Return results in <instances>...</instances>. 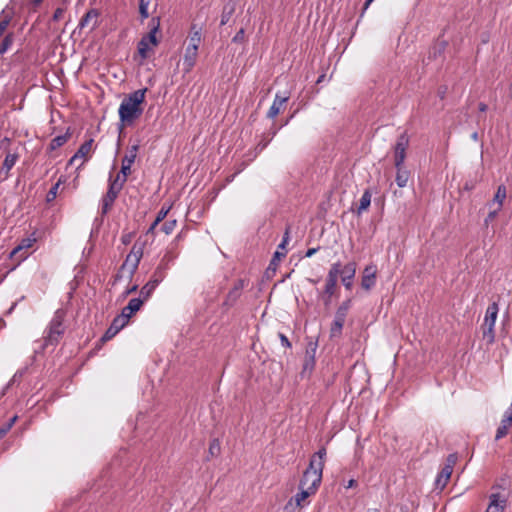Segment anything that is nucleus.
Masks as SVG:
<instances>
[{"label": "nucleus", "mask_w": 512, "mask_h": 512, "mask_svg": "<svg viewBox=\"0 0 512 512\" xmlns=\"http://www.w3.org/2000/svg\"><path fill=\"white\" fill-rule=\"evenodd\" d=\"M146 91L147 88L136 90L122 100L118 109L122 125H132L142 114L141 104L145 100Z\"/></svg>", "instance_id": "f257e3e1"}, {"label": "nucleus", "mask_w": 512, "mask_h": 512, "mask_svg": "<svg viewBox=\"0 0 512 512\" xmlns=\"http://www.w3.org/2000/svg\"><path fill=\"white\" fill-rule=\"evenodd\" d=\"M64 316L65 313L63 310H56L48 328L45 331L46 335L44 336V346H54L59 342L65 331Z\"/></svg>", "instance_id": "f03ea898"}, {"label": "nucleus", "mask_w": 512, "mask_h": 512, "mask_svg": "<svg viewBox=\"0 0 512 512\" xmlns=\"http://www.w3.org/2000/svg\"><path fill=\"white\" fill-rule=\"evenodd\" d=\"M142 256V247L137 246V244H134L131 248L130 253L126 256L125 261L123 262L117 274L115 275L114 283L121 280L125 276V273H127V277L131 279L138 268Z\"/></svg>", "instance_id": "7ed1b4c3"}, {"label": "nucleus", "mask_w": 512, "mask_h": 512, "mask_svg": "<svg viewBox=\"0 0 512 512\" xmlns=\"http://www.w3.org/2000/svg\"><path fill=\"white\" fill-rule=\"evenodd\" d=\"M150 31L147 35L143 36L138 42L137 48L138 53L142 59H147L151 50L150 44L157 46L159 40L156 37L157 32L160 29V17H152L148 24Z\"/></svg>", "instance_id": "20e7f679"}, {"label": "nucleus", "mask_w": 512, "mask_h": 512, "mask_svg": "<svg viewBox=\"0 0 512 512\" xmlns=\"http://www.w3.org/2000/svg\"><path fill=\"white\" fill-rule=\"evenodd\" d=\"M322 473L323 469L320 468V464L317 465L316 462L310 461L309 466L303 473L299 485L307 488L310 492L316 493L321 484Z\"/></svg>", "instance_id": "39448f33"}, {"label": "nucleus", "mask_w": 512, "mask_h": 512, "mask_svg": "<svg viewBox=\"0 0 512 512\" xmlns=\"http://www.w3.org/2000/svg\"><path fill=\"white\" fill-rule=\"evenodd\" d=\"M340 273V262H335L331 265L327 277L326 284L321 295L323 303L326 307L330 306L331 298L337 289L338 276Z\"/></svg>", "instance_id": "423d86ee"}, {"label": "nucleus", "mask_w": 512, "mask_h": 512, "mask_svg": "<svg viewBox=\"0 0 512 512\" xmlns=\"http://www.w3.org/2000/svg\"><path fill=\"white\" fill-rule=\"evenodd\" d=\"M499 312L497 302L491 303L485 313L483 337L488 340V343H493L495 339L494 327Z\"/></svg>", "instance_id": "0eeeda50"}, {"label": "nucleus", "mask_w": 512, "mask_h": 512, "mask_svg": "<svg viewBox=\"0 0 512 512\" xmlns=\"http://www.w3.org/2000/svg\"><path fill=\"white\" fill-rule=\"evenodd\" d=\"M165 277L166 273L162 272L161 269L155 268L150 280L141 288L140 296L144 299H148Z\"/></svg>", "instance_id": "6e6552de"}, {"label": "nucleus", "mask_w": 512, "mask_h": 512, "mask_svg": "<svg viewBox=\"0 0 512 512\" xmlns=\"http://www.w3.org/2000/svg\"><path fill=\"white\" fill-rule=\"evenodd\" d=\"M409 145V139L406 133H402L395 144L394 147V165L395 167H400L404 165V161L406 158V149Z\"/></svg>", "instance_id": "1a4fd4ad"}, {"label": "nucleus", "mask_w": 512, "mask_h": 512, "mask_svg": "<svg viewBox=\"0 0 512 512\" xmlns=\"http://www.w3.org/2000/svg\"><path fill=\"white\" fill-rule=\"evenodd\" d=\"M246 284L247 283L244 279H238L234 283L232 289L228 292L226 299L223 302V306L227 308L232 307L241 296V292L246 286Z\"/></svg>", "instance_id": "9d476101"}, {"label": "nucleus", "mask_w": 512, "mask_h": 512, "mask_svg": "<svg viewBox=\"0 0 512 512\" xmlns=\"http://www.w3.org/2000/svg\"><path fill=\"white\" fill-rule=\"evenodd\" d=\"M356 274V263L349 262L344 267L340 264L341 281L347 290H350L353 286V280Z\"/></svg>", "instance_id": "9b49d317"}, {"label": "nucleus", "mask_w": 512, "mask_h": 512, "mask_svg": "<svg viewBox=\"0 0 512 512\" xmlns=\"http://www.w3.org/2000/svg\"><path fill=\"white\" fill-rule=\"evenodd\" d=\"M139 148H140V144L138 141L136 144L132 145L128 149V152L122 158V165H121V170H120L121 174L129 175L131 173V166L137 157Z\"/></svg>", "instance_id": "f8f14e48"}, {"label": "nucleus", "mask_w": 512, "mask_h": 512, "mask_svg": "<svg viewBox=\"0 0 512 512\" xmlns=\"http://www.w3.org/2000/svg\"><path fill=\"white\" fill-rule=\"evenodd\" d=\"M376 274H377V267L373 264L367 265L362 273L361 278V287L369 291L371 290L375 284H376Z\"/></svg>", "instance_id": "ddd939ff"}, {"label": "nucleus", "mask_w": 512, "mask_h": 512, "mask_svg": "<svg viewBox=\"0 0 512 512\" xmlns=\"http://www.w3.org/2000/svg\"><path fill=\"white\" fill-rule=\"evenodd\" d=\"M100 16V12L97 9H90L87 13L80 19L78 28L83 29L87 26H90L91 30H94L98 27V18Z\"/></svg>", "instance_id": "4468645a"}, {"label": "nucleus", "mask_w": 512, "mask_h": 512, "mask_svg": "<svg viewBox=\"0 0 512 512\" xmlns=\"http://www.w3.org/2000/svg\"><path fill=\"white\" fill-rule=\"evenodd\" d=\"M289 100V95L287 93H284V95H281L280 93H277L275 95L274 101L267 111V118L273 119L275 118L281 111V108L283 105Z\"/></svg>", "instance_id": "2eb2a0df"}, {"label": "nucleus", "mask_w": 512, "mask_h": 512, "mask_svg": "<svg viewBox=\"0 0 512 512\" xmlns=\"http://www.w3.org/2000/svg\"><path fill=\"white\" fill-rule=\"evenodd\" d=\"M198 49L186 47L183 57V71L189 73L196 64Z\"/></svg>", "instance_id": "dca6fc26"}, {"label": "nucleus", "mask_w": 512, "mask_h": 512, "mask_svg": "<svg viewBox=\"0 0 512 512\" xmlns=\"http://www.w3.org/2000/svg\"><path fill=\"white\" fill-rule=\"evenodd\" d=\"M288 241H289V228L286 229L283 239H282L281 243L278 245V249L274 253V255L270 261L268 269H273L275 271L280 259L285 257V252H280L279 250L280 249L284 250L286 248Z\"/></svg>", "instance_id": "f3484780"}, {"label": "nucleus", "mask_w": 512, "mask_h": 512, "mask_svg": "<svg viewBox=\"0 0 512 512\" xmlns=\"http://www.w3.org/2000/svg\"><path fill=\"white\" fill-rule=\"evenodd\" d=\"M144 300L145 299L144 298L142 299L141 297L130 299L127 306H125L122 309L121 313L123 315H126L127 319H130L134 313H136L137 311L140 310L141 306L143 305Z\"/></svg>", "instance_id": "a211bd4d"}, {"label": "nucleus", "mask_w": 512, "mask_h": 512, "mask_svg": "<svg viewBox=\"0 0 512 512\" xmlns=\"http://www.w3.org/2000/svg\"><path fill=\"white\" fill-rule=\"evenodd\" d=\"M452 474L451 465H445L435 480L436 488L443 489L447 485Z\"/></svg>", "instance_id": "6ab92c4d"}, {"label": "nucleus", "mask_w": 512, "mask_h": 512, "mask_svg": "<svg viewBox=\"0 0 512 512\" xmlns=\"http://www.w3.org/2000/svg\"><path fill=\"white\" fill-rule=\"evenodd\" d=\"M236 10V0H228L222 10L220 25H226Z\"/></svg>", "instance_id": "aec40b11"}, {"label": "nucleus", "mask_w": 512, "mask_h": 512, "mask_svg": "<svg viewBox=\"0 0 512 512\" xmlns=\"http://www.w3.org/2000/svg\"><path fill=\"white\" fill-rule=\"evenodd\" d=\"M93 145V139L86 140L81 146L78 148L73 157L69 160V164H72L78 158H83L86 160L87 155L91 152Z\"/></svg>", "instance_id": "412c9836"}, {"label": "nucleus", "mask_w": 512, "mask_h": 512, "mask_svg": "<svg viewBox=\"0 0 512 512\" xmlns=\"http://www.w3.org/2000/svg\"><path fill=\"white\" fill-rule=\"evenodd\" d=\"M505 503V500H500L499 493H493L490 495V503L486 512H503Z\"/></svg>", "instance_id": "4be33fe9"}, {"label": "nucleus", "mask_w": 512, "mask_h": 512, "mask_svg": "<svg viewBox=\"0 0 512 512\" xmlns=\"http://www.w3.org/2000/svg\"><path fill=\"white\" fill-rule=\"evenodd\" d=\"M202 36H201V28L197 27L196 24H192L190 28V34H189V43L187 47H192L195 49L199 48V45L201 43Z\"/></svg>", "instance_id": "5701e85b"}, {"label": "nucleus", "mask_w": 512, "mask_h": 512, "mask_svg": "<svg viewBox=\"0 0 512 512\" xmlns=\"http://www.w3.org/2000/svg\"><path fill=\"white\" fill-rule=\"evenodd\" d=\"M371 197H372V194L368 189L363 192V194L359 200V205L356 208V210L354 211L357 216H361L363 214V212L368 210V208L371 204Z\"/></svg>", "instance_id": "b1692460"}, {"label": "nucleus", "mask_w": 512, "mask_h": 512, "mask_svg": "<svg viewBox=\"0 0 512 512\" xmlns=\"http://www.w3.org/2000/svg\"><path fill=\"white\" fill-rule=\"evenodd\" d=\"M506 198V187L504 185H499L497 188V191L495 193V196L493 200L488 204L489 208L496 206L495 208H498L501 210L503 206V201Z\"/></svg>", "instance_id": "393cba45"}, {"label": "nucleus", "mask_w": 512, "mask_h": 512, "mask_svg": "<svg viewBox=\"0 0 512 512\" xmlns=\"http://www.w3.org/2000/svg\"><path fill=\"white\" fill-rule=\"evenodd\" d=\"M345 320H346L345 317L335 314V317H334V320H333V323H332L331 329H330V337L331 338L339 337L341 335L343 326L345 324Z\"/></svg>", "instance_id": "a878e982"}, {"label": "nucleus", "mask_w": 512, "mask_h": 512, "mask_svg": "<svg viewBox=\"0 0 512 512\" xmlns=\"http://www.w3.org/2000/svg\"><path fill=\"white\" fill-rule=\"evenodd\" d=\"M395 168L397 169L395 178L396 184L398 185V187L403 188L408 183L410 172L404 168V165Z\"/></svg>", "instance_id": "bb28decb"}, {"label": "nucleus", "mask_w": 512, "mask_h": 512, "mask_svg": "<svg viewBox=\"0 0 512 512\" xmlns=\"http://www.w3.org/2000/svg\"><path fill=\"white\" fill-rule=\"evenodd\" d=\"M18 154L8 153L2 164V171L5 173V179L9 176V172L18 160Z\"/></svg>", "instance_id": "cd10ccee"}, {"label": "nucleus", "mask_w": 512, "mask_h": 512, "mask_svg": "<svg viewBox=\"0 0 512 512\" xmlns=\"http://www.w3.org/2000/svg\"><path fill=\"white\" fill-rule=\"evenodd\" d=\"M115 200H116V197H114L113 195L106 192V194L103 196V198L101 200L100 212H101L102 216H105L110 211Z\"/></svg>", "instance_id": "c85d7f7f"}, {"label": "nucleus", "mask_w": 512, "mask_h": 512, "mask_svg": "<svg viewBox=\"0 0 512 512\" xmlns=\"http://www.w3.org/2000/svg\"><path fill=\"white\" fill-rule=\"evenodd\" d=\"M70 136H71V133H70L69 129L67 130V132L65 134L56 136L55 138H53L51 140V142L49 144V150L53 151V150L60 148L68 141Z\"/></svg>", "instance_id": "c756f323"}, {"label": "nucleus", "mask_w": 512, "mask_h": 512, "mask_svg": "<svg viewBox=\"0 0 512 512\" xmlns=\"http://www.w3.org/2000/svg\"><path fill=\"white\" fill-rule=\"evenodd\" d=\"M299 490L300 491L295 495L294 499H295L296 506L303 507V506L306 505L305 500L310 495H313L315 493L314 492H310V490H308L307 488L302 487L300 485H299Z\"/></svg>", "instance_id": "7c9ffc66"}, {"label": "nucleus", "mask_w": 512, "mask_h": 512, "mask_svg": "<svg viewBox=\"0 0 512 512\" xmlns=\"http://www.w3.org/2000/svg\"><path fill=\"white\" fill-rule=\"evenodd\" d=\"M174 259L175 255L171 251H167L161 258L156 268L161 269V271L164 273H167V270L169 269L170 264L174 261Z\"/></svg>", "instance_id": "2f4dec72"}, {"label": "nucleus", "mask_w": 512, "mask_h": 512, "mask_svg": "<svg viewBox=\"0 0 512 512\" xmlns=\"http://www.w3.org/2000/svg\"><path fill=\"white\" fill-rule=\"evenodd\" d=\"M15 39L14 32L7 33L0 43V56L4 55L13 45Z\"/></svg>", "instance_id": "473e14b6"}, {"label": "nucleus", "mask_w": 512, "mask_h": 512, "mask_svg": "<svg viewBox=\"0 0 512 512\" xmlns=\"http://www.w3.org/2000/svg\"><path fill=\"white\" fill-rule=\"evenodd\" d=\"M314 367H315V358H312L310 356L304 357L301 376L302 377L309 376L312 373Z\"/></svg>", "instance_id": "72a5a7b5"}, {"label": "nucleus", "mask_w": 512, "mask_h": 512, "mask_svg": "<svg viewBox=\"0 0 512 512\" xmlns=\"http://www.w3.org/2000/svg\"><path fill=\"white\" fill-rule=\"evenodd\" d=\"M325 457H326V448L321 447L316 453H314L310 459V461L316 462L317 465L320 464V468H324L325 463Z\"/></svg>", "instance_id": "f704fd0d"}, {"label": "nucleus", "mask_w": 512, "mask_h": 512, "mask_svg": "<svg viewBox=\"0 0 512 512\" xmlns=\"http://www.w3.org/2000/svg\"><path fill=\"white\" fill-rule=\"evenodd\" d=\"M129 322V319L126 318V315L122 313L116 316L111 325L116 329V331H120L123 327H125Z\"/></svg>", "instance_id": "c9c22d12"}, {"label": "nucleus", "mask_w": 512, "mask_h": 512, "mask_svg": "<svg viewBox=\"0 0 512 512\" xmlns=\"http://www.w3.org/2000/svg\"><path fill=\"white\" fill-rule=\"evenodd\" d=\"M64 182V180L61 178H59V180L50 188V190L48 191L47 195H46V201L49 203V202H52L53 200H55V198L57 197V192H58V188L59 186Z\"/></svg>", "instance_id": "e433bc0d"}, {"label": "nucleus", "mask_w": 512, "mask_h": 512, "mask_svg": "<svg viewBox=\"0 0 512 512\" xmlns=\"http://www.w3.org/2000/svg\"><path fill=\"white\" fill-rule=\"evenodd\" d=\"M25 370H20V371H17L13 377L11 378V380L7 383V385L5 386V388L3 389L2 393H1V396H3L6 391L9 389L10 386H12L13 384L15 383H19L23 374H24Z\"/></svg>", "instance_id": "4c0bfd02"}, {"label": "nucleus", "mask_w": 512, "mask_h": 512, "mask_svg": "<svg viewBox=\"0 0 512 512\" xmlns=\"http://www.w3.org/2000/svg\"><path fill=\"white\" fill-rule=\"evenodd\" d=\"M149 4L150 0H139V13L142 20L147 19L149 17Z\"/></svg>", "instance_id": "58836bf2"}, {"label": "nucleus", "mask_w": 512, "mask_h": 512, "mask_svg": "<svg viewBox=\"0 0 512 512\" xmlns=\"http://www.w3.org/2000/svg\"><path fill=\"white\" fill-rule=\"evenodd\" d=\"M351 299H347L341 303V305L337 308L336 313L337 315H340L342 317L347 316L348 310L351 307Z\"/></svg>", "instance_id": "ea45409f"}, {"label": "nucleus", "mask_w": 512, "mask_h": 512, "mask_svg": "<svg viewBox=\"0 0 512 512\" xmlns=\"http://www.w3.org/2000/svg\"><path fill=\"white\" fill-rule=\"evenodd\" d=\"M220 449H221V448H220V442H219V440H218V439H216V438H215V439H213V440L210 442V444H209V450H208L209 455H210L211 457L218 456V455H219V453H220Z\"/></svg>", "instance_id": "a19ab883"}, {"label": "nucleus", "mask_w": 512, "mask_h": 512, "mask_svg": "<svg viewBox=\"0 0 512 512\" xmlns=\"http://www.w3.org/2000/svg\"><path fill=\"white\" fill-rule=\"evenodd\" d=\"M176 227V220H169V221H166L162 226H161V231H163L166 235H169L171 234L174 229Z\"/></svg>", "instance_id": "79ce46f5"}, {"label": "nucleus", "mask_w": 512, "mask_h": 512, "mask_svg": "<svg viewBox=\"0 0 512 512\" xmlns=\"http://www.w3.org/2000/svg\"><path fill=\"white\" fill-rule=\"evenodd\" d=\"M33 240L31 239H23L20 243V245H18L16 248H14L12 250V252L10 253V257H14V255H16L20 250H22L23 248H28L31 246V243H32Z\"/></svg>", "instance_id": "37998d69"}, {"label": "nucleus", "mask_w": 512, "mask_h": 512, "mask_svg": "<svg viewBox=\"0 0 512 512\" xmlns=\"http://www.w3.org/2000/svg\"><path fill=\"white\" fill-rule=\"evenodd\" d=\"M317 342L309 341L306 347L305 356L304 357H312L315 358L316 350H317Z\"/></svg>", "instance_id": "c03bdc74"}, {"label": "nucleus", "mask_w": 512, "mask_h": 512, "mask_svg": "<svg viewBox=\"0 0 512 512\" xmlns=\"http://www.w3.org/2000/svg\"><path fill=\"white\" fill-rule=\"evenodd\" d=\"M12 17L10 15H5L4 18L0 21V38L4 36L5 31L7 30Z\"/></svg>", "instance_id": "a18cd8bd"}, {"label": "nucleus", "mask_w": 512, "mask_h": 512, "mask_svg": "<svg viewBox=\"0 0 512 512\" xmlns=\"http://www.w3.org/2000/svg\"><path fill=\"white\" fill-rule=\"evenodd\" d=\"M170 208H171L170 206H167V207L162 206L161 207V209L158 211L157 216L155 218L156 223H160L166 218L167 214L170 211Z\"/></svg>", "instance_id": "49530a36"}, {"label": "nucleus", "mask_w": 512, "mask_h": 512, "mask_svg": "<svg viewBox=\"0 0 512 512\" xmlns=\"http://www.w3.org/2000/svg\"><path fill=\"white\" fill-rule=\"evenodd\" d=\"M121 190H122V187L120 186L119 183L113 184V183L109 182V186H108V190H107V192L109 194H111L117 198Z\"/></svg>", "instance_id": "de8ad7c7"}, {"label": "nucleus", "mask_w": 512, "mask_h": 512, "mask_svg": "<svg viewBox=\"0 0 512 512\" xmlns=\"http://www.w3.org/2000/svg\"><path fill=\"white\" fill-rule=\"evenodd\" d=\"M121 190H122V187L120 186L119 183L113 184V183L109 182V186H108V190H107V192L109 194H111L117 198Z\"/></svg>", "instance_id": "09e8293b"}, {"label": "nucleus", "mask_w": 512, "mask_h": 512, "mask_svg": "<svg viewBox=\"0 0 512 512\" xmlns=\"http://www.w3.org/2000/svg\"><path fill=\"white\" fill-rule=\"evenodd\" d=\"M127 177H128V175H123V174L119 173L113 179H112V177H110L109 182H111L113 184L119 183L120 186L123 188L125 182L127 181Z\"/></svg>", "instance_id": "8fccbe9b"}, {"label": "nucleus", "mask_w": 512, "mask_h": 512, "mask_svg": "<svg viewBox=\"0 0 512 512\" xmlns=\"http://www.w3.org/2000/svg\"><path fill=\"white\" fill-rule=\"evenodd\" d=\"M447 42L446 41H440L433 47V54L434 57H436L437 54H441L446 49Z\"/></svg>", "instance_id": "3c124183"}, {"label": "nucleus", "mask_w": 512, "mask_h": 512, "mask_svg": "<svg viewBox=\"0 0 512 512\" xmlns=\"http://www.w3.org/2000/svg\"><path fill=\"white\" fill-rule=\"evenodd\" d=\"M447 42L446 41H440L433 47V54L434 57H436L437 54H441L446 49Z\"/></svg>", "instance_id": "603ef678"}, {"label": "nucleus", "mask_w": 512, "mask_h": 512, "mask_svg": "<svg viewBox=\"0 0 512 512\" xmlns=\"http://www.w3.org/2000/svg\"><path fill=\"white\" fill-rule=\"evenodd\" d=\"M508 431H509V429L506 428L505 425H500L497 428L495 440L498 441V440L502 439L503 437H505L508 434Z\"/></svg>", "instance_id": "864d4df0"}, {"label": "nucleus", "mask_w": 512, "mask_h": 512, "mask_svg": "<svg viewBox=\"0 0 512 512\" xmlns=\"http://www.w3.org/2000/svg\"><path fill=\"white\" fill-rule=\"evenodd\" d=\"M119 331H116V329L110 325V327L106 330L105 334L102 336V341H107L113 338Z\"/></svg>", "instance_id": "5fc2aeb1"}, {"label": "nucleus", "mask_w": 512, "mask_h": 512, "mask_svg": "<svg viewBox=\"0 0 512 512\" xmlns=\"http://www.w3.org/2000/svg\"><path fill=\"white\" fill-rule=\"evenodd\" d=\"M511 424H512V412L510 410H508L505 412L500 425H505L506 428L509 429Z\"/></svg>", "instance_id": "6e6d98bb"}, {"label": "nucleus", "mask_w": 512, "mask_h": 512, "mask_svg": "<svg viewBox=\"0 0 512 512\" xmlns=\"http://www.w3.org/2000/svg\"><path fill=\"white\" fill-rule=\"evenodd\" d=\"M499 211H500V209H498V208H494L493 210H490V212L488 213L487 217L484 220V224L486 226H488L489 222L494 220V218L497 216Z\"/></svg>", "instance_id": "4d7b16f0"}, {"label": "nucleus", "mask_w": 512, "mask_h": 512, "mask_svg": "<svg viewBox=\"0 0 512 512\" xmlns=\"http://www.w3.org/2000/svg\"><path fill=\"white\" fill-rule=\"evenodd\" d=\"M64 12L65 10L63 8H57L52 16L53 21H59L63 17Z\"/></svg>", "instance_id": "13d9d810"}, {"label": "nucleus", "mask_w": 512, "mask_h": 512, "mask_svg": "<svg viewBox=\"0 0 512 512\" xmlns=\"http://www.w3.org/2000/svg\"><path fill=\"white\" fill-rule=\"evenodd\" d=\"M279 339L281 344L286 348H291V342L289 339L282 333H279Z\"/></svg>", "instance_id": "bf43d9fd"}, {"label": "nucleus", "mask_w": 512, "mask_h": 512, "mask_svg": "<svg viewBox=\"0 0 512 512\" xmlns=\"http://www.w3.org/2000/svg\"><path fill=\"white\" fill-rule=\"evenodd\" d=\"M244 34H245L244 29H242V28H241V29H240V30L235 34V36L233 37V42H236V43H237V42H241V41H243V39H244Z\"/></svg>", "instance_id": "052dcab7"}, {"label": "nucleus", "mask_w": 512, "mask_h": 512, "mask_svg": "<svg viewBox=\"0 0 512 512\" xmlns=\"http://www.w3.org/2000/svg\"><path fill=\"white\" fill-rule=\"evenodd\" d=\"M24 299H25V296H21L18 301H15L14 303H12L11 307L5 312V315L6 316L11 315L12 312L15 310L16 306L18 305V302L23 301Z\"/></svg>", "instance_id": "680f3d73"}, {"label": "nucleus", "mask_w": 512, "mask_h": 512, "mask_svg": "<svg viewBox=\"0 0 512 512\" xmlns=\"http://www.w3.org/2000/svg\"><path fill=\"white\" fill-rule=\"evenodd\" d=\"M456 461H457V455L456 454H450L447 457V464L446 465H451V468L453 469V466L455 465Z\"/></svg>", "instance_id": "e2e57ef3"}, {"label": "nucleus", "mask_w": 512, "mask_h": 512, "mask_svg": "<svg viewBox=\"0 0 512 512\" xmlns=\"http://www.w3.org/2000/svg\"><path fill=\"white\" fill-rule=\"evenodd\" d=\"M10 431V428L6 424H2L0 426V439H2L8 432Z\"/></svg>", "instance_id": "0e129e2a"}, {"label": "nucleus", "mask_w": 512, "mask_h": 512, "mask_svg": "<svg viewBox=\"0 0 512 512\" xmlns=\"http://www.w3.org/2000/svg\"><path fill=\"white\" fill-rule=\"evenodd\" d=\"M319 249L320 247L309 248L305 253V257H312Z\"/></svg>", "instance_id": "69168bd1"}, {"label": "nucleus", "mask_w": 512, "mask_h": 512, "mask_svg": "<svg viewBox=\"0 0 512 512\" xmlns=\"http://www.w3.org/2000/svg\"><path fill=\"white\" fill-rule=\"evenodd\" d=\"M159 224H160V223H156V220H154V221L152 222V224L150 225V227L148 228V230H147V234H153V233H154V231H155V229H156V227H157Z\"/></svg>", "instance_id": "338daca9"}, {"label": "nucleus", "mask_w": 512, "mask_h": 512, "mask_svg": "<svg viewBox=\"0 0 512 512\" xmlns=\"http://www.w3.org/2000/svg\"><path fill=\"white\" fill-rule=\"evenodd\" d=\"M138 289V285H133L132 287L128 288L125 293H124V296H127L129 294H132L134 292H136Z\"/></svg>", "instance_id": "774afa93"}]
</instances>
